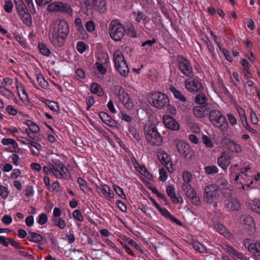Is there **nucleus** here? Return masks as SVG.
<instances>
[{"label": "nucleus", "mask_w": 260, "mask_h": 260, "mask_svg": "<svg viewBox=\"0 0 260 260\" xmlns=\"http://www.w3.org/2000/svg\"><path fill=\"white\" fill-rule=\"evenodd\" d=\"M51 174L58 179H62L65 176L64 173L59 168H51L50 167V175Z\"/></svg>", "instance_id": "c9c22d12"}, {"label": "nucleus", "mask_w": 260, "mask_h": 260, "mask_svg": "<svg viewBox=\"0 0 260 260\" xmlns=\"http://www.w3.org/2000/svg\"><path fill=\"white\" fill-rule=\"evenodd\" d=\"M8 241L9 242L10 244L14 247L18 249H24V247L21 245L20 243L18 242L17 241L11 239L10 238H8Z\"/></svg>", "instance_id": "052dcab7"}, {"label": "nucleus", "mask_w": 260, "mask_h": 260, "mask_svg": "<svg viewBox=\"0 0 260 260\" xmlns=\"http://www.w3.org/2000/svg\"><path fill=\"white\" fill-rule=\"evenodd\" d=\"M14 2L18 15L24 14L25 12L28 11L23 0H14Z\"/></svg>", "instance_id": "a878e982"}, {"label": "nucleus", "mask_w": 260, "mask_h": 260, "mask_svg": "<svg viewBox=\"0 0 260 260\" xmlns=\"http://www.w3.org/2000/svg\"><path fill=\"white\" fill-rule=\"evenodd\" d=\"M19 16L23 22L27 26H30L31 24V17L28 11L25 12L24 14L22 13V15H19Z\"/></svg>", "instance_id": "a19ab883"}, {"label": "nucleus", "mask_w": 260, "mask_h": 260, "mask_svg": "<svg viewBox=\"0 0 260 260\" xmlns=\"http://www.w3.org/2000/svg\"><path fill=\"white\" fill-rule=\"evenodd\" d=\"M249 205L252 211L260 214V199H255L252 200L249 203Z\"/></svg>", "instance_id": "e433bc0d"}, {"label": "nucleus", "mask_w": 260, "mask_h": 260, "mask_svg": "<svg viewBox=\"0 0 260 260\" xmlns=\"http://www.w3.org/2000/svg\"><path fill=\"white\" fill-rule=\"evenodd\" d=\"M243 244L256 260H260V242H255L249 239H246Z\"/></svg>", "instance_id": "f8f14e48"}, {"label": "nucleus", "mask_w": 260, "mask_h": 260, "mask_svg": "<svg viewBox=\"0 0 260 260\" xmlns=\"http://www.w3.org/2000/svg\"><path fill=\"white\" fill-rule=\"evenodd\" d=\"M50 11H61L68 14L70 16L73 15V10L71 6L68 4L60 2L50 4Z\"/></svg>", "instance_id": "ddd939ff"}, {"label": "nucleus", "mask_w": 260, "mask_h": 260, "mask_svg": "<svg viewBox=\"0 0 260 260\" xmlns=\"http://www.w3.org/2000/svg\"><path fill=\"white\" fill-rule=\"evenodd\" d=\"M61 215V209L59 208L55 207L53 211L51 222L52 225L58 226L61 230H63L66 227V223L60 217Z\"/></svg>", "instance_id": "4468645a"}, {"label": "nucleus", "mask_w": 260, "mask_h": 260, "mask_svg": "<svg viewBox=\"0 0 260 260\" xmlns=\"http://www.w3.org/2000/svg\"><path fill=\"white\" fill-rule=\"evenodd\" d=\"M113 189L115 192L122 199H125L126 196L124 193L123 189L119 186L114 185Z\"/></svg>", "instance_id": "680f3d73"}, {"label": "nucleus", "mask_w": 260, "mask_h": 260, "mask_svg": "<svg viewBox=\"0 0 260 260\" xmlns=\"http://www.w3.org/2000/svg\"><path fill=\"white\" fill-rule=\"evenodd\" d=\"M224 251L233 258H238L241 260H248L247 257L241 252H238L233 247L226 245L223 248Z\"/></svg>", "instance_id": "6ab92c4d"}, {"label": "nucleus", "mask_w": 260, "mask_h": 260, "mask_svg": "<svg viewBox=\"0 0 260 260\" xmlns=\"http://www.w3.org/2000/svg\"><path fill=\"white\" fill-rule=\"evenodd\" d=\"M231 159L232 156L230 154L223 152L217 159V164L223 170H225L230 165Z\"/></svg>", "instance_id": "dca6fc26"}, {"label": "nucleus", "mask_w": 260, "mask_h": 260, "mask_svg": "<svg viewBox=\"0 0 260 260\" xmlns=\"http://www.w3.org/2000/svg\"><path fill=\"white\" fill-rule=\"evenodd\" d=\"M176 147L180 154L184 157H187L191 151L189 144L183 141H178L176 144Z\"/></svg>", "instance_id": "f3484780"}, {"label": "nucleus", "mask_w": 260, "mask_h": 260, "mask_svg": "<svg viewBox=\"0 0 260 260\" xmlns=\"http://www.w3.org/2000/svg\"><path fill=\"white\" fill-rule=\"evenodd\" d=\"M59 141L54 129L50 126V155L55 154L56 157H59L58 154L61 146Z\"/></svg>", "instance_id": "9b49d317"}, {"label": "nucleus", "mask_w": 260, "mask_h": 260, "mask_svg": "<svg viewBox=\"0 0 260 260\" xmlns=\"http://www.w3.org/2000/svg\"><path fill=\"white\" fill-rule=\"evenodd\" d=\"M192 178V175L189 172L185 171L182 174V179L184 181L183 186L186 185L187 184H190L189 183L191 181Z\"/></svg>", "instance_id": "c03bdc74"}, {"label": "nucleus", "mask_w": 260, "mask_h": 260, "mask_svg": "<svg viewBox=\"0 0 260 260\" xmlns=\"http://www.w3.org/2000/svg\"><path fill=\"white\" fill-rule=\"evenodd\" d=\"M128 131L137 141H139L140 140L139 133L135 127L129 125Z\"/></svg>", "instance_id": "09e8293b"}, {"label": "nucleus", "mask_w": 260, "mask_h": 260, "mask_svg": "<svg viewBox=\"0 0 260 260\" xmlns=\"http://www.w3.org/2000/svg\"><path fill=\"white\" fill-rule=\"evenodd\" d=\"M73 216L75 220L78 221L82 222L84 220V217L80 210H75L73 213Z\"/></svg>", "instance_id": "5fc2aeb1"}, {"label": "nucleus", "mask_w": 260, "mask_h": 260, "mask_svg": "<svg viewBox=\"0 0 260 260\" xmlns=\"http://www.w3.org/2000/svg\"><path fill=\"white\" fill-rule=\"evenodd\" d=\"M126 241L127 243L132 246L134 247L138 251H139L141 253H143L144 252L143 249L141 248V246L138 245L134 240L133 239L127 238L126 239Z\"/></svg>", "instance_id": "8fccbe9b"}, {"label": "nucleus", "mask_w": 260, "mask_h": 260, "mask_svg": "<svg viewBox=\"0 0 260 260\" xmlns=\"http://www.w3.org/2000/svg\"><path fill=\"white\" fill-rule=\"evenodd\" d=\"M148 102L153 107L163 109L169 105L170 101L166 94L160 92L152 93L149 95Z\"/></svg>", "instance_id": "20e7f679"}, {"label": "nucleus", "mask_w": 260, "mask_h": 260, "mask_svg": "<svg viewBox=\"0 0 260 260\" xmlns=\"http://www.w3.org/2000/svg\"><path fill=\"white\" fill-rule=\"evenodd\" d=\"M16 88L18 95L23 102H26L28 100V96L26 93L24 86L20 82L17 83Z\"/></svg>", "instance_id": "393cba45"}, {"label": "nucleus", "mask_w": 260, "mask_h": 260, "mask_svg": "<svg viewBox=\"0 0 260 260\" xmlns=\"http://www.w3.org/2000/svg\"><path fill=\"white\" fill-rule=\"evenodd\" d=\"M26 239L32 242H40L42 241V236L38 233L35 232H29Z\"/></svg>", "instance_id": "2f4dec72"}, {"label": "nucleus", "mask_w": 260, "mask_h": 260, "mask_svg": "<svg viewBox=\"0 0 260 260\" xmlns=\"http://www.w3.org/2000/svg\"><path fill=\"white\" fill-rule=\"evenodd\" d=\"M159 180L162 182H165L168 178L167 171L163 168L159 169Z\"/></svg>", "instance_id": "774afa93"}, {"label": "nucleus", "mask_w": 260, "mask_h": 260, "mask_svg": "<svg viewBox=\"0 0 260 260\" xmlns=\"http://www.w3.org/2000/svg\"><path fill=\"white\" fill-rule=\"evenodd\" d=\"M229 148L233 152L239 153L242 152V149L241 145L234 141L229 139L228 142Z\"/></svg>", "instance_id": "bb28decb"}, {"label": "nucleus", "mask_w": 260, "mask_h": 260, "mask_svg": "<svg viewBox=\"0 0 260 260\" xmlns=\"http://www.w3.org/2000/svg\"><path fill=\"white\" fill-rule=\"evenodd\" d=\"M243 222L245 225L252 228L254 225V221L252 216L250 215H246L244 217Z\"/></svg>", "instance_id": "864d4df0"}, {"label": "nucleus", "mask_w": 260, "mask_h": 260, "mask_svg": "<svg viewBox=\"0 0 260 260\" xmlns=\"http://www.w3.org/2000/svg\"><path fill=\"white\" fill-rule=\"evenodd\" d=\"M169 197L170 198L172 202L175 204L182 203L183 202L182 197L177 196L175 192H173V194H171Z\"/></svg>", "instance_id": "de8ad7c7"}, {"label": "nucleus", "mask_w": 260, "mask_h": 260, "mask_svg": "<svg viewBox=\"0 0 260 260\" xmlns=\"http://www.w3.org/2000/svg\"><path fill=\"white\" fill-rule=\"evenodd\" d=\"M177 61L178 69L183 75L187 77L193 75V69L188 59L182 55H178Z\"/></svg>", "instance_id": "1a4fd4ad"}, {"label": "nucleus", "mask_w": 260, "mask_h": 260, "mask_svg": "<svg viewBox=\"0 0 260 260\" xmlns=\"http://www.w3.org/2000/svg\"><path fill=\"white\" fill-rule=\"evenodd\" d=\"M113 60L116 70L123 77L128 76L129 70L122 53L120 50H115L113 53Z\"/></svg>", "instance_id": "7ed1b4c3"}, {"label": "nucleus", "mask_w": 260, "mask_h": 260, "mask_svg": "<svg viewBox=\"0 0 260 260\" xmlns=\"http://www.w3.org/2000/svg\"><path fill=\"white\" fill-rule=\"evenodd\" d=\"M170 90L173 93L175 99H178L183 103H185L186 101V97L175 87L172 86H170Z\"/></svg>", "instance_id": "7c9ffc66"}, {"label": "nucleus", "mask_w": 260, "mask_h": 260, "mask_svg": "<svg viewBox=\"0 0 260 260\" xmlns=\"http://www.w3.org/2000/svg\"><path fill=\"white\" fill-rule=\"evenodd\" d=\"M13 8V4L11 0L5 1V5L4 6V9L6 12L8 13H11L12 12Z\"/></svg>", "instance_id": "13d9d810"}, {"label": "nucleus", "mask_w": 260, "mask_h": 260, "mask_svg": "<svg viewBox=\"0 0 260 260\" xmlns=\"http://www.w3.org/2000/svg\"><path fill=\"white\" fill-rule=\"evenodd\" d=\"M50 159L52 161V164L50 162L51 168H59L64 173L65 177H67L70 175L69 170L61 162L58 158H54L53 156L50 155Z\"/></svg>", "instance_id": "a211bd4d"}, {"label": "nucleus", "mask_w": 260, "mask_h": 260, "mask_svg": "<svg viewBox=\"0 0 260 260\" xmlns=\"http://www.w3.org/2000/svg\"><path fill=\"white\" fill-rule=\"evenodd\" d=\"M206 173L208 175L216 174L218 172V169L216 166H209L205 167Z\"/></svg>", "instance_id": "3c124183"}, {"label": "nucleus", "mask_w": 260, "mask_h": 260, "mask_svg": "<svg viewBox=\"0 0 260 260\" xmlns=\"http://www.w3.org/2000/svg\"><path fill=\"white\" fill-rule=\"evenodd\" d=\"M92 5L93 9L102 13L107 10V4L106 0H92Z\"/></svg>", "instance_id": "412c9836"}, {"label": "nucleus", "mask_w": 260, "mask_h": 260, "mask_svg": "<svg viewBox=\"0 0 260 260\" xmlns=\"http://www.w3.org/2000/svg\"><path fill=\"white\" fill-rule=\"evenodd\" d=\"M207 101V98L203 93L198 94L195 98V102L200 105H204Z\"/></svg>", "instance_id": "603ef678"}, {"label": "nucleus", "mask_w": 260, "mask_h": 260, "mask_svg": "<svg viewBox=\"0 0 260 260\" xmlns=\"http://www.w3.org/2000/svg\"><path fill=\"white\" fill-rule=\"evenodd\" d=\"M209 118L212 125L222 130H225L228 123L225 116L218 110H211L209 114Z\"/></svg>", "instance_id": "39448f33"}, {"label": "nucleus", "mask_w": 260, "mask_h": 260, "mask_svg": "<svg viewBox=\"0 0 260 260\" xmlns=\"http://www.w3.org/2000/svg\"><path fill=\"white\" fill-rule=\"evenodd\" d=\"M162 121L166 128L171 131H178L179 129V124L171 116L164 115L162 117Z\"/></svg>", "instance_id": "2eb2a0df"}, {"label": "nucleus", "mask_w": 260, "mask_h": 260, "mask_svg": "<svg viewBox=\"0 0 260 260\" xmlns=\"http://www.w3.org/2000/svg\"><path fill=\"white\" fill-rule=\"evenodd\" d=\"M109 33L113 40L119 41L124 37L125 28L117 20H112L109 25Z\"/></svg>", "instance_id": "423d86ee"}, {"label": "nucleus", "mask_w": 260, "mask_h": 260, "mask_svg": "<svg viewBox=\"0 0 260 260\" xmlns=\"http://www.w3.org/2000/svg\"><path fill=\"white\" fill-rule=\"evenodd\" d=\"M28 127V130L33 133H37L40 131V128L38 125L35 123L31 120H27L25 122Z\"/></svg>", "instance_id": "37998d69"}, {"label": "nucleus", "mask_w": 260, "mask_h": 260, "mask_svg": "<svg viewBox=\"0 0 260 260\" xmlns=\"http://www.w3.org/2000/svg\"><path fill=\"white\" fill-rule=\"evenodd\" d=\"M99 116L101 120L106 124L110 127H114L117 122L107 113L102 111L99 113Z\"/></svg>", "instance_id": "aec40b11"}, {"label": "nucleus", "mask_w": 260, "mask_h": 260, "mask_svg": "<svg viewBox=\"0 0 260 260\" xmlns=\"http://www.w3.org/2000/svg\"><path fill=\"white\" fill-rule=\"evenodd\" d=\"M113 92L118 98L119 101L123 104L125 108L130 110L133 108L134 105L132 100L123 87L119 85L115 86L113 89Z\"/></svg>", "instance_id": "0eeeda50"}, {"label": "nucleus", "mask_w": 260, "mask_h": 260, "mask_svg": "<svg viewBox=\"0 0 260 260\" xmlns=\"http://www.w3.org/2000/svg\"><path fill=\"white\" fill-rule=\"evenodd\" d=\"M229 206L232 211H238L241 208V204L239 200L232 199L229 202Z\"/></svg>", "instance_id": "4c0bfd02"}, {"label": "nucleus", "mask_w": 260, "mask_h": 260, "mask_svg": "<svg viewBox=\"0 0 260 260\" xmlns=\"http://www.w3.org/2000/svg\"><path fill=\"white\" fill-rule=\"evenodd\" d=\"M2 143L3 145L7 146L11 145L12 147L7 149V151L10 152H16V149L18 148V143L13 139L11 138H3L2 140Z\"/></svg>", "instance_id": "b1692460"}, {"label": "nucleus", "mask_w": 260, "mask_h": 260, "mask_svg": "<svg viewBox=\"0 0 260 260\" xmlns=\"http://www.w3.org/2000/svg\"><path fill=\"white\" fill-rule=\"evenodd\" d=\"M104 241L106 242V243L113 248L116 253H118L120 255H123V252L119 249L112 241L108 239H105L104 240Z\"/></svg>", "instance_id": "49530a36"}, {"label": "nucleus", "mask_w": 260, "mask_h": 260, "mask_svg": "<svg viewBox=\"0 0 260 260\" xmlns=\"http://www.w3.org/2000/svg\"><path fill=\"white\" fill-rule=\"evenodd\" d=\"M53 34L67 37L69 32V25L65 20L58 19L53 22Z\"/></svg>", "instance_id": "9d476101"}, {"label": "nucleus", "mask_w": 260, "mask_h": 260, "mask_svg": "<svg viewBox=\"0 0 260 260\" xmlns=\"http://www.w3.org/2000/svg\"><path fill=\"white\" fill-rule=\"evenodd\" d=\"M218 189V186L215 184L206 186L203 194L205 202L210 205L214 204V205L216 206L220 196Z\"/></svg>", "instance_id": "f03ea898"}, {"label": "nucleus", "mask_w": 260, "mask_h": 260, "mask_svg": "<svg viewBox=\"0 0 260 260\" xmlns=\"http://www.w3.org/2000/svg\"><path fill=\"white\" fill-rule=\"evenodd\" d=\"M202 140L203 143L207 147L212 148L213 146V144L209 137L206 135H203Z\"/></svg>", "instance_id": "bf43d9fd"}, {"label": "nucleus", "mask_w": 260, "mask_h": 260, "mask_svg": "<svg viewBox=\"0 0 260 260\" xmlns=\"http://www.w3.org/2000/svg\"><path fill=\"white\" fill-rule=\"evenodd\" d=\"M182 187L186 197L188 199L191 198V197L196 195L197 193L190 184H186V185L182 186Z\"/></svg>", "instance_id": "ea45409f"}, {"label": "nucleus", "mask_w": 260, "mask_h": 260, "mask_svg": "<svg viewBox=\"0 0 260 260\" xmlns=\"http://www.w3.org/2000/svg\"><path fill=\"white\" fill-rule=\"evenodd\" d=\"M157 210L166 218L169 219L170 220L179 225H182L181 221L173 216L166 208L160 207Z\"/></svg>", "instance_id": "4be33fe9"}, {"label": "nucleus", "mask_w": 260, "mask_h": 260, "mask_svg": "<svg viewBox=\"0 0 260 260\" xmlns=\"http://www.w3.org/2000/svg\"><path fill=\"white\" fill-rule=\"evenodd\" d=\"M85 27L87 31L92 32L95 30V23L92 20H89L86 23Z\"/></svg>", "instance_id": "338daca9"}, {"label": "nucleus", "mask_w": 260, "mask_h": 260, "mask_svg": "<svg viewBox=\"0 0 260 260\" xmlns=\"http://www.w3.org/2000/svg\"><path fill=\"white\" fill-rule=\"evenodd\" d=\"M101 185L104 197H105L108 200H109V198L112 199L114 198V194L113 191L110 189L109 185L105 184H101Z\"/></svg>", "instance_id": "473e14b6"}, {"label": "nucleus", "mask_w": 260, "mask_h": 260, "mask_svg": "<svg viewBox=\"0 0 260 260\" xmlns=\"http://www.w3.org/2000/svg\"><path fill=\"white\" fill-rule=\"evenodd\" d=\"M206 108L204 106H197L193 108V113L194 116L198 118L204 116Z\"/></svg>", "instance_id": "72a5a7b5"}, {"label": "nucleus", "mask_w": 260, "mask_h": 260, "mask_svg": "<svg viewBox=\"0 0 260 260\" xmlns=\"http://www.w3.org/2000/svg\"><path fill=\"white\" fill-rule=\"evenodd\" d=\"M91 92L99 96H102L104 94L103 89L102 86L96 82L92 83L90 85Z\"/></svg>", "instance_id": "c756f323"}, {"label": "nucleus", "mask_w": 260, "mask_h": 260, "mask_svg": "<svg viewBox=\"0 0 260 260\" xmlns=\"http://www.w3.org/2000/svg\"><path fill=\"white\" fill-rule=\"evenodd\" d=\"M144 133L147 142L151 145L159 146L162 141V137L158 132L154 124L146 125L144 127Z\"/></svg>", "instance_id": "f257e3e1"}, {"label": "nucleus", "mask_w": 260, "mask_h": 260, "mask_svg": "<svg viewBox=\"0 0 260 260\" xmlns=\"http://www.w3.org/2000/svg\"><path fill=\"white\" fill-rule=\"evenodd\" d=\"M236 109L239 114L241 123L243 127H244L247 130L248 128V127L250 126L247 122V119L246 116L245 111L239 106H237Z\"/></svg>", "instance_id": "5701e85b"}, {"label": "nucleus", "mask_w": 260, "mask_h": 260, "mask_svg": "<svg viewBox=\"0 0 260 260\" xmlns=\"http://www.w3.org/2000/svg\"><path fill=\"white\" fill-rule=\"evenodd\" d=\"M48 220L47 215L45 213H41L38 219V222L40 225L45 224Z\"/></svg>", "instance_id": "69168bd1"}, {"label": "nucleus", "mask_w": 260, "mask_h": 260, "mask_svg": "<svg viewBox=\"0 0 260 260\" xmlns=\"http://www.w3.org/2000/svg\"><path fill=\"white\" fill-rule=\"evenodd\" d=\"M95 66L97 69L98 72L102 75H104L107 74V68L103 64V63L100 61H96L95 63Z\"/></svg>", "instance_id": "a18cd8bd"}, {"label": "nucleus", "mask_w": 260, "mask_h": 260, "mask_svg": "<svg viewBox=\"0 0 260 260\" xmlns=\"http://www.w3.org/2000/svg\"><path fill=\"white\" fill-rule=\"evenodd\" d=\"M185 86L186 89L190 92H201L203 90V86L198 76L193 75L188 77L185 81Z\"/></svg>", "instance_id": "6e6552de"}, {"label": "nucleus", "mask_w": 260, "mask_h": 260, "mask_svg": "<svg viewBox=\"0 0 260 260\" xmlns=\"http://www.w3.org/2000/svg\"><path fill=\"white\" fill-rule=\"evenodd\" d=\"M37 81L40 86L43 88H46L48 85V82L45 80L44 77L42 75H39L37 77Z\"/></svg>", "instance_id": "6e6d98bb"}, {"label": "nucleus", "mask_w": 260, "mask_h": 260, "mask_svg": "<svg viewBox=\"0 0 260 260\" xmlns=\"http://www.w3.org/2000/svg\"><path fill=\"white\" fill-rule=\"evenodd\" d=\"M43 172L45 174V176L44 177V180L46 186L49 188V167L47 166H45L43 167Z\"/></svg>", "instance_id": "0e129e2a"}, {"label": "nucleus", "mask_w": 260, "mask_h": 260, "mask_svg": "<svg viewBox=\"0 0 260 260\" xmlns=\"http://www.w3.org/2000/svg\"><path fill=\"white\" fill-rule=\"evenodd\" d=\"M77 183L79 185L80 187V189L83 191L84 193L86 192V190L88 191L91 190V189L88 186V184L87 181L81 177H79L77 179Z\"/></svg>", "instance_id": "79ce46f5"}, {"label": "nucleus", "mask_w": 260, "mask_h": 260, "mask_svg": "<svg viewBox=\"0 0 260 260\" xmlns=\"http://www.w3.org/2000/svg\"><path fill=\"white\" fill-rule=\"evenodd\" d=\"M9 191L8 188L3 185H0V196L4 199L8 198Z\"/></svg>", "instance_id": "e2e57ef3"}, {"label": "nucleus", "mask_w": 260, "mask_h": 260, "mask_svg": "<svg viewBox=\"0 0 260 260\" xmlns=\"http://www.w3.org/2000/svg\"><path fill=\"white\" fill-rule=\"evenodd\" d=\"M191 245L195 250L200 253H204L207 252V249L205 246L199 241H193L191 243Z\"/></svg>", "instance_id": "f704fd0d"}, {"label": "nucleus", "mask_w": 260, "mask_h": 260, "mask_svg": "<svg viewBox=\"0 0 260 260\" xmlns=\"http://www.w3.org/2000/svg\"><path fill=\"white\" fill-rule=\"evenodd\" d=\"M158 158L161 163L169 169L168 166L171 163V159L169 155L165 152H161L158 154Z\"/></svg>", "instance_id": "c85d7f7f"}, {"label": "nucleus", "mask_w": 260, "mask_h": 260, "mask_svg": "<svg viewBox=\"0 0 260 260\" xmlns=\"http://www.w3.org/2000/svg\"><path fill=\"white\" fill-rule=\"evenodd\" d=\"M66 37L59 35H54L53 34L52 43L55 47H60L64 44Z\"/></svg>", "instance_id": "cd10ccee"}, {"label": "nucleus", "mask_w": 260, "mask_h": 260, "mask_svg": "<svg viewBox=\"0 0 260 260\" xmlns=\"http://www.w3.org/2000/svg\"><path fill=\"white\" fill-rule=\"evenodd\" d=\"M214 227L216 229V231L220 235L225 236L229 235L228 230L226 229L225 226L222 224L217 222L215 224Z\"/></svg>", "instance_id": "58836bf2"}, {"label": "nucleus", "mask_w": 260, "mask_h": 260, "mask_svg": "<svg viewBox=\"0 0 260 260\" xmlns=\"http://www.w3.org/2000/svg\"><path fill=\"white\" fill-rule=\"evenodd\" d=\"M13 84V80L9 77L4 78L3 80V81L1 83V85L0 86L1 88H4L5 90L8 91H10L9 89H7L5 88V86L7 85H11Z\"/></svg>", "instance_id": "4d7b16f0"}]
</instances>
